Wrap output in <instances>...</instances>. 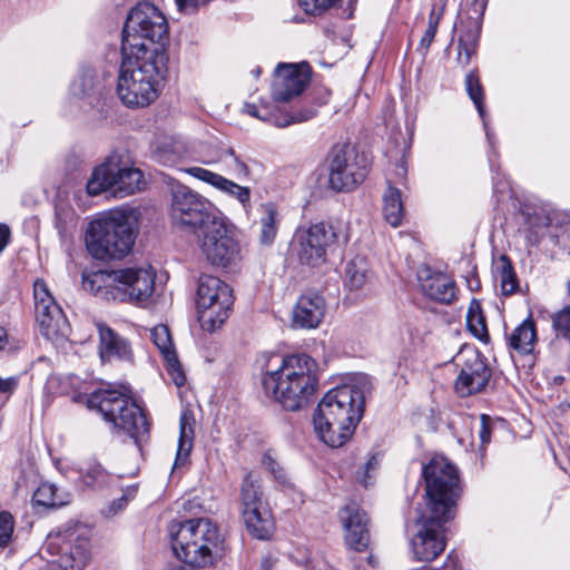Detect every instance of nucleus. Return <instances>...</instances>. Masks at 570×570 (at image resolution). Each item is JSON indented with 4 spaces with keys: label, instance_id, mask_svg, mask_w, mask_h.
Listing matches in <instances>:
<instances>
[{
    "label": "nucleus",
    "instance_id": "59",
    "mask_svg": "<svg viewBox=\"0 0 570 570\" xmlns=\"http://www.w3.org/2000/svg\"><path fill=\"white\" fill-rule=\"evenodd\" d=\"M568 289H569V292H570V281L568 282Z\"/></svg>",
    "mask_w": 570,
    "mask_h": 570
},
{
    "label": "nucleus",
    "instance_id": "13",
    "mask_svg": "<svg viewBox=\"0 0 570 570\" xmlns=\"http://www.w3.org/2000/svg\"><path fill=\"white\" fill-rule=\"evenodd\" d=\"M210 202L185 185L171 188L170 216L176 226L193 234L217 215Z\"/></svg>",
    "mask_w": 570,
    "mask_h": 570
},
{
    "label": "nucleus",
    "instance_id": "6",
    "mask_svg": "<svg viewBox=\"0 0 570 570\" xmlns=\"http://www.w3.org/2000/svg\"><path fill=\"white\" fill-rule=\"evenodd\" d=\"M127 392L126 387L99 389L88 396L87 406L99 412L115 431L129 435L138 444L148 434L149 425L145 413Z\"/></svg>",
    "mask_w": 570,
    "mask_h": 570
},
{
    "label": "nucleus",
    "instance_id": "46",
    "mask_svg": "<svg viewBox=\"0 0 570 570\" xmlns=\"http://www.w3.org/2000/svg\"><path fill=\"white\" fill-rule=\"evenodd\" d=\"M13 532V518L8 512L0 513V547H6Z\"/></svg>",
    "mask_w": 570,
    "mask_h": 570
},
{
    "label": "nucleus",
    "instance_id": "58",
    "mask_svg": "<svg viewBox=\"0 0 570 570\" xmlns=\"http://www.w3.org/2000/svg\"><path fill=\"white\" fill-rule=\"evenodd\" d=\"M452 569H453V570H459V569H458V566H456V563H455V562H453V564H452Z\"/></svg>",
    "mask_w": 570,
    "mask_h": 570
},
{
    "label": "nucleus",
    "instance_id": "44",
    "mask_svg": "<svg viewBox=\"0 0 570 570\" xmlns=\"http://www.w3.org/2000/svg\"><path fill=\"white\" fill-rule=\"evenodd\" d=\"M552 326L563 337H570V306H566L552 316Z\"/></svg>",
    "mask_w": 570,
    "mask_h": 570
},
{
    "label": "nucleus",
    "instance_id": "42",
    "mask_svg": "<svg viewBox=\"0 0 570 570\" xmlns=\"http://www.w3.org/2000/svg\"><path fill=\"white\" fill-rule=\"evenodd\" d=\"M95 85V72L90 68H85L80 71L77 78L72 81L70 90L73 96H85L92 90Z\"/></svg>",
    "mask_w": 570,
    "mask_h": 570
},
{
    "label": "nucleus",
    "instance_id": "32",
    "mask_svg": "<svg viewBox=\"0 0 570 570\" xmlns=\"http://www.w3.org/2000/svg\"><path fill=\"white\" fill-rule=\"evenodd\" d=\"M371 277L368 262L365 257L356 256L345 266L344 282L350 289H361Z\"/></svg>",
    "mask_w": 570,
    "mask_h": 570
},
{
    "label": "nucleus",
    "instance_id": "12",
    "mask_svg": "<svg viewBox=\"0 0 570 570\" xmlns=\"http://www.w3.org/2000/svg\"><path fill=\"white\" fill-rule=\"evenodd\" d=\"M340 225L320 222L307 228H298L293 240V252L301 264L321 266L326 261L328 248L338 242Z\"/></svg>",
    "mask_w": 570,
    "mask_h": 570
},
{
    "label": "nucleus",
    "instance_id": "28",
    "mask_svg": "<svg viewBox=\"0 0 570 570\" xmlns=\"http://www.w3.org/2000/svg\"><path fill=\"white\" fill-rule=\"evenodd\" d=\"M246 110L250 116L271 122L279 128L309 120L316 115V110L314 108H305L301 111L293 112L292 115H276L267 110L266 107L259 109L254 105H247Z\"/></svg>",
    "mask_w": 570,
    "mask_h": 570
},
{
    "label": "nucleus",
    "instance_id": "25",
    "mask_svg": "<svg viewBox=\"0 0 570 570\" xmlns=\"http://www.w3.org/2000/svg\"><path fill=\"white\" fill-rule=\"evenodd\" d=\"M258 217L254 220L258 242L263 246H271L278 234L282 216L276 204L263 203L257 208Z\"/></svg>",
    "mask_w": 570,
    "mask_h": 570
},
{
    "label": "nucleus",
    "instance_id": "31",
    "mask_svg": "<svg viewBox=\"0 0 570 570\" xmlns=\"http://www.w3.org/2000/svg\"><path fill=\"white\" fill-rule=\"evenodd\" d=\"M383 215L385 220L393 227L402 224L404 206L401 190L389 185L383 194Z\"/></svg>",
    "mask_w": 570,
    "mask_h": 570
},
{
    "label": "nucleus",
    "instance_id": "54",
    "mask_svg": "<svg viewBox=\"0 0 570 570\" xmlns=\"http://www.w3.org/2000/svg\"><path fill=\"white\" fill-rule=\"evenodd\" d=\"M7 344H8L7 331L0 326V351L3 350Z\"/></svg>",
    "mask_w": 570,
    "mask_h": 570
},
{
    "label": "nucleus",
    "instance_id": "36",
    "mask_svg": "<svg viewBox=\"0 0 570 570\" xmlns=\"http://www.w3.org/2000/svg\"><path fill=\"white\" fill-rule=\"evenodd\" d=\"M466 326L470 333L482 342L489 341V332L481 304L472 299L466 312Z\"/></svg>",
    "mask_w": 570,
    "mask_h": 570
},
{
    "label": "nucleus",
    "instance_id": "51",
    "mask_svg": "<svg viewBox=\"0 0 570 570\" xmlns=\"http://www.w3.org/2000/svg\"><path fill=\"white\" fill-rule=\"evenodd\" d=\"M444 12V4H434L431 9L429 22L431 23L433 20L435 21V29H438L439 21Z\"/></svg>",
    "mask_w": 570,
    "mask_h": 570
},
{
    "label": "nucleus",
    "instance_id": "37",
    "mask_svg": "<svg viewBox=\"0 0 570 570\" xmlns=\"http://www.w3.org/2000/svg\"><path fill=\"white\" fill-rule=\"evenodd\" d=\"M223 169L236 179H247L250 177V169L233 149H227L218 158Z\"/></svg>",
    "mask_w": 570,
    "mask_h": 570
},
{
    "label": "nucleus",
    "instance_id": "57",
    "mask_svg": "<svg viewBox=\"0 0 570 570\" xmlns=\"http://www.w3.org/2000/svg\"><path fill=\"white\" fill-rule=\"evenodd\" d=\"M405 174V168L403 166L400 167V175H404Z\"/></svg>",
    "mask_w": 570,
    "mask_h": 570
},
{
    "label": "nucleus",
    "instance_id": "19",
    "mask_svg": "<svg viewBox=\"0 0 570 570\" xmlns=\"http://www.w3.org/2000/svg\"><path fill=\"white\" fill-rule=\"evenodd\" d=\"M307 69L292 63H281L275 70L272 95L277 102H288L298 97L308 83Z\"/></svg>",
    "mask_w": 570,
    "mask_h": 570
},
{
    "label": "nucleus",
    "instance_id": "34",
    "mask_svg": "<svg viewBox=\"0 0 570 570\" xmlns=\"http://www.w3.org/2000/svg\"><path fill=\"white\" fill-rule=\"evenodd\" d=\"M243 511L254 509L255 507L267 505L263 500V491L259 479L248 473L242 484L240 489Z\"/></svg>",
    "mask_w": 570,
    "mask_h": 570
},
{
    "label": "nucleus",
    "instance_id": "45",
    "mask_svg": "<svg viewBox=\"0 0 570 570\" xmlns=\"http://www.w3.org/2000/svg\"><path fill=\"white\" fill-rule=\"evenodd\" d=\"M136 493V485H130L127 489H125L122 495L110 503L108 509V515H115L118 512L122 511L127 503L135 498Z\"/></svg>",
    "mask_w": 570,
    "mask_h": 570
},
{
    "label": "nucleus",
    "instance_id": "11",
    "mask_svg": "<svg viewBox=\"0 0 570 570\" xmlns=\"http://www.w3.org/2000/svg\"><path fill=\"white\" fill-rule=\"evenodd\" d=\"M195 245L208 263L226 267L239 257V246L230 235L225 218L217 214L191 234Z\"/></svg>",
    "mask_w": 570,
    "mask_h": 570
},
{
    "label": "nucleus",
    "instance_id": "24",
    "mask_svg": "<svg viewBox=\"0 0 570 570\" xmlns=\"http://www.w3.org/2000/svg\"><path fill=\"white\" fill-rule=\"evenodd\" d=\"M150 340L163 355L175 384L181 386L185 383V375L178 361L169 328L163 324L156 325L150 330Z\"/></svg>",
    "mask_w": 570,
    "mask_h": 570
},
{
    "label": "nucleus",
    "instance_id": "33",
    "mask_svg": "<svg viewBox=\"0 0 570 570\" xmlns=\"http://www.w3.org/2000/svg\"><path fill=\"white\" fill-rule=\"evenodd\" d=\"M70 494L59 492L52 483H41L33 493L32 502L46 508H60L69 503Z\"/></svg>",
    "mask_w": 570,
    "mask_h": 570
},
{
    "label": "nucleus",
    "instance_id": "20",
    "mask_svg": "<svg viewBox=\"0 0 570 570\" xmlns=\"http://www.w3.org/2000/svg\"><path fill=\"white\" fill-rule=\"evenodd\" d=\"M185 171L188 175L209 184L210 186L215 187L217 190L236 199L242 205V207L246 212H248V209L250 207V197H252V190L249 187L242 186L234 180H230L217 173L210 171L203 167L194 166V167L186 168Z\"/></svg>",
    "mask_w": 570,
    "mask_h": 570
},
{
    "label": "nucleus",
    "instance_id": "9",
    "mask_svg": "<svg viewBox=\"0 0 570 570\" xmlns=\"http://www.w3.org/2000/svg\"><path fill=\"white\" fill-rule=\"evenodd\" d=\"M145 184L140 169L127 164L120 154L112 153L94 169L87 191L96 196L109 190L115 197L122 198L142 190Z\"/></svg>",
    "mask_w": 570,
    "mask_h": 570
},
{
    "label": "nucleus",
    "instance_id": "26",
    "mask_svg": "<svg viewBox=\"0 0 570 570\" xmlns=\"http://www.w3.org/2000/svg\"><path fill=\"white\" fill-rule=\"evenodd\" d=\"M421 288L426 296L443 304H451L456 298L454 282L442 273L428 276Z\"/></svg>",
    "mask_w": 570,
    "mask_h": 570
},
{
    "label": "nucleus",
    "instance_id": "56",
    "mask_svg": "<svg viewBox=\"0 0 570 570\" xmlns=\"http://www.w3.org/2000/svg\"><path fill=\"white\" fill-rule=\"evenodd\" d=\"M252 72H253V75H254V77H255V78H258V77H259V75H261V72H262V70H261V68H259V67H256Z\"/></svg>",
    "mask_w": 570,
    "mask_h": 570
},
{
    "label": "nucleus",
    "instance_id": "15",
    "mask_svg": "<svg viewBox=\"0 0 570 570\" xmlns=\"http://www.w3.org/2000/svg\"><path fill=\"white\" fill-rule=\"evenodd\" d=\"M453 362L459 367L454 389L460 396L478 393L488 384L491 371L475 347L463 346Z\"/></svg>",
    "mask_w": 570,
    "mask_h": 570
},
{
    "label": "nucleus",
    "instance_id": "5",
    "mask_svg": "<svg viewBox=\"0 0 570 570\" xmlns=\"http://www.w3.org/2000/svg\"><path fill=\"white\" fill-rule=\"evenodd\" d=\"M155 274L150 268L97 271L85 274L82 287L94 295L112 301H145L154 293Z\"/></svg>",
    "mask_w": 570,
    "mask_h": 570
},
{
    "label": "nucleus",
    "instance_id": "50",
    "mask_svg": "<svg viewBox=\"0 0 570 570\" xmlns=\"http://www.w3.org/2000/svg\"><path fill=\"white\" fill-rule=\"evenodd\" d=\"M436 30L438 29H435L434 20L431 23H428V28L420 40V50L422 51L423 55L428 52L431 43L433 42Z\"/></svg>",
    "mask_w": 570,
    "mask_h": 570
},
{
    "label": "nucleus",
    "instance_id": "16",
    "mask_svg": "<svg viewBox=\"0 0 570 570\" xmlns=\"http://www.w3.org/2000/svg\"><path fill=\"white\" fill-rule=\"evenodd\" d=\"M452 518L434 515L428 512L420 515L416 521L417 531L411 539V549L416 560L432 561L441 554L445 548L444 523Z\"/></svg>",
    "mask_w": 570,
    "mask_h": 570
},
{
    "label": "nucleus",
    "instance_id": "7",
    "mask_svg": "<svg viewBox=\"0 0 570 570\" xmlns=\"http://www.w3.org/2000/svg\"><path fill=\"white\" fill-rule=\"evenodd\" d=\"M426 511L434 515L454 518V508L461 494L459 471L443 456L433 458L423 468Z\"/></svg>",
    "mask_w": 570,
    "mask_h": 570
},
{
    "label": "nucleus",
    "instance_id": "22",
    "mask_svg": "<svg viewBox=\"0 0 570 570\" xmlns=\"http://www.w3.org/2000/svg\"><path fill=\"white\" fill-rule=\"evenodd\" d=\"M326 311V303L322 295L315 292L303 294L293 311V325L301 328H316Z\"/></svg>",
    "mask_w": 570,
    "mask_h": 570
},
{
    "label": "nucleus",
    "instance_id": "17",
    "mask_svg": "<svg viewBox=\"0 0 570 570\" xmlns=\"http://www.w3.org/2000/svg\"><path fill=\"white\" fill-rule=\"evenodd\" d=\"M36 320L42 336L49 341L57 340L65 335L67 327L66 316L60 306L55 301L42 279H37L33 284Z\"/></svg>",
    "mask_w": 570,
    "mask_h": 570
},
{
    "label": "nucleus",
    "instance_id": "52",
    "mask_svg": "<svg viewBox=\"0 0 570 570\" xmlns=\"http://www.w3.org/2000/svg\"><path fill=\"white\" fill-rule=\"evenodd\" d=\"M10 238V228L6 224H0V253L6 248Z\"/></svg>",
    "mask_w": 570,
    "mask_h": 570
},
{
    "label": "nucleus",
    "instance_id": "14",
    "mask_svg": "<svg viewBox=\"0 0 570 570\" xmlns=\"http://www.w3.org/2000/svg\"><path fill=\"white\" fill-rule=\"evenodd\" d=\"M367 176V168L358 159L355 149L335 146L328 156V186L335 191H350Z\"/></svg>",
    "mask_w": 570,
    "mask_h": 570
},
{
    "label": "nucleus",
    "instance_id": "1",
    "mask_svg": "<svg viewBox=\"0 0 570 570\" xmlns=\"http://www.w3.org/2000/svg\"><path fill=\"white\" fill-rule=\"evenodd\" d=\"M167 20L154 2H137L127 18L117 94L128 107H146L158 97L166 68Z\"/></svg>",
    "mask_w": 570,
    "mask_h": 570
},
{
    "label": "nucleus",
    "instance_id": "41",
    "mask_svg": "<svg viewBox=\"0 0 570 570\" xmlns=\"http://www.w3.org/2000/svg\"><path fill=\"white\" fill-rule=\"evenodd\" d=\"M264 468L275 478L284 490H294V484L287 476L284 468L277 462L271 452H266L262 458Z\"/></svg>",
    "mask_w": 570,
    "mask_h": 570
},
{
    "label": "nucleus",
    "instance_id": "8",
    "mask_svg": "<svg viewBox=\"0 0 570 570\" xmlns=\"http://www.w3.org/2000/svg\"><path fill=\"white\" fill-rule=\"evenodd\" d=\"M42 549L59 559L40 570H83L90 560V530L80 523H67L47 535Z\"/></svg>",
    "mask_w": 570,
    "mask_h": 570
},
{
    "label": "nucleus",
    "instance_id": "3",
    "mask_svg": "<svg viewBox=\"0 0 570 570\" xmlns=\"http://www.w3.org/2000/svg\"><path fill=\"white\" fill-rule=\"evenodd\" d=\"M364 394L354 385L330 390L320 401L313 416L314 430L332 448L342 446L361 421Z\"/></svg>",
    "mask_w": 570,
    "mask_h": 570
},
{
    "label": "nucleus",
    "instance_id": "23",
    "mask_svg": "<svg viewBox=\"0 0 570 570\" xmlns=\"http://www.w3.org/2000/svg\"><path fill=\"white\" fill-rule=\"evenodd\" d=\"M97 330L99 334V355L102 362L132 360V351L127 340L106 324L98 323Z\"/></svg>",
    "mask_w": 570,
    "mask_h": 570
},
{
    "label": "nucleus",
    "instance_id": "49",
    "mask_svg": "<svg viewBox=\"0 0 570 570\" xmlns=\"http://www.w3.org/2000/svg\"><path fill=\"white\" fill-rule=\"evenodd\" d=\"M479 438L481 445L485 446L491 441V420L488 415L482 414L479 423Z\"/></svg>",
    "mask_w": 570,
    "mask_h": 570
},
{
    "label": "nucleus",
    "instance_id": "4",
    "mask_svg": "<svg viewBox=\"0 0 570 570\" xmlns=\"http://www.w3.org/2000/svg\"><path fill=\"white\" fill-rule=\"evenodd\" d=\"M134 215V209H115L92 220L85 238L89 254L101 261L125 257L135 243Z\"/></svg>",
    "mask_w": 570,
    "mask_h": 570
},
{
    "label": "nucleus",
    "instance_id": "47",
    "mask_svg": "<svg viewBox=\"0 0 570 570\" xmlns=\"http://www.w3.org/2000/svg\"><path fill=\"white\" fill-rule=\"evenodd\" d=\"M379 463V458L376 455H372L365 463L364 469L357 472V481L364 487H368L371 484L372 473L377 470Z\"/></svg>",
    "mask_w": 570,
    "mask_h": 570
},
{
    "label": "nucleus",
    "instance_id": "35",
    "mask_svg": "<svg viewBox=\"0 0 570 570\" xmlns=\"http://www.w3.org/2000/svg\"><path fill=\"white\" fill-rule=\"evenodd\" d=\"M335 3L336 2H292L296 13L286 19L295 23L306 22L311 18L325 14Z\"/></svg>",
    "mask_w": 570,
    "mask_h": 570
},
{
    "label": "nucleus",
    "instance_id": "30",
    "mask_svg": "<svg viewBox=\"0 0 570 570\" xmlns=\"http://www.w3.org/2000/svg\"><path fill=\"white\" fill-rule=\"evenodd\" d=\"M509 346L520 354H530L537 342V331L532 318L524 320L508 336Z\"/></svg>",
    "mask_w": 570,
    "mask_h": 570
},
{
    "label": "nucleus",
    "instance_id": "21",
    "mask_svg": "<svg viewBox=\"0 0 570 570\" xmlns=\"http://www.w3.org/2000/svg\"><path fill=\"white\" fill-rule=\"evenodd\" d=\"M340 518L346 531V543L356 551L365 550L370 543L368 520L365 512L356 504H351L342 509Z\"/></svg>",
    "mask_w": 570,
    "mask_h": 570
},
{
    "label": "nucleus",
    "instance_id": "2",
    "mask_svg": "<svg viewBox=\"0 0 570 570\" xmlns=\"http://www.w3.org/2000/svg\"><path fill=\"white\" fill-rule=\"evenodd\" d=\"M279 360L276 370H267L262 379L265 393L272 396L287 411H297L308 403L317 386L316 362L307 354H293Z\"/></svg>",
    "mask_w": 570,
    "mask_h": 570
},
{
    "label": "nucleus",
    "instance_id": "39",
    "mask_svg": "<svg viewBox=\"0 0 570 570\" xmlns=\"http://www.w3.org/2000/svg\"><path fill=\"white\" fill-rule=\"evenodd\" d=\"M109 478V473L99 463L90 464L81 473L82 484L94 490L102 489L107 485Z\"/></svg>",
    "mask_w": 570,
    "mask_h": 570
},
{
    "label": "nucleus",
    "instance_id": "10",
    "mask_svg": "<svg viewBox=\"0 0 570 570\" xmlns=\"http://www.w3.org/2000/svg\"><path fill=\"white\" fill-rule=\"evenodd\" d=\"M234 298L228 284L216 276L202 275L196 292L198 321L203 330L214 332L229 317Z\"/></svg>",
    "mask_w": 570,
    "mask_h": 570
},
{
    "label": "nucleus",
    "instance_id": "48",
    "mask_svg": "<svg viewBox=\"0 0 570 570\" xmlns=\"http://www.w3.org/2000/svg\"><path fill=\"white\" fill-rule=\"evenodd\" d=\"M18 386V379L16 376L1 377L0 376V403H3L14 392Z\"/></svg>",
    "mask_w": 570,
    "mask_h": 570
},
{
    "label": "nucleus",
    "instance_id": "55",
    "mask_svg": "<svg viewBox=\"0 0 570 570\" xmlns=\"http://www.w3.org/2000/svg\"><path fill=\"white\" fill-rule=\"evenodd\" d=\"M273 562L271 559H265L262 563V570H271Z\"/></svg>",
    "mask_w": 570,
    "mask_h": 570
},
{
    "label": "nucleus",
    "instance_id": "43",
    "mask_svg": "<svg viewBox=\"0 0 570 570\" xmlns=\"http://www.w3.org/2000/svg\"><path fill=\"white\" fill-rule=\"evenodd\" d=\"M76 225V217L71 209L56 208V227L63 236L68 234Z\"/></svg>",
    "mask_w": 570,
    "mask_h": 570
},
{
    "label": "nucleus",
    "instance_id": "38",
    "mask_svg": "<svg viewBox=\"0 0 570 570\" xmlns=\"http://www.w3.org/2000/svg\"><path fill=\"white\" fill-rule=\"evenodd\" d=\"M465 89L473 101L480 117L484 119L485 110H484V92L483 88L480 83V79L474 71H470L465 77ZM484 127H487L485 120H483Z\"/></svg>",
    "mask_w": 570,
    "mask_h": 570
},
{
    "label": "nucleus",
    "instance_id": "53",
    "mask_svg": "<svg viewBox=\"0 0 570 570\" xmlns=\"http://www.w3.org/2000/svg\"><path fill=\"white\" fill-rule=\"evenodd\" d=\"M198 2H176L177 8L180 12L188 11L189 9L196 10Z\"/></svg>",
    "mask_w": 570,
    "mask_h": 570
},
{
    "label": "nucleus",
    "instance_id": "27",
    "mask_svg": "<svg viewBox=\"0 0 570 570\" xmlns=\"http://www.w3.org/2000/svg\"><path fill=\"white\" fill-rule=\"evenodd\" d=\"M194 425V413L190 410L183 411L179 419V439L174 469L185 465L188 461L195 435Z\"/></svg>",
    "mask_w": 570,
    "mask_h": 570
},
{
    "label": "nucleus",
    "instance_id": "40",
    "mask_svg": "<svg viewBox=\"0 0 570 570\" xmlns=\"http://www.w3.org/2000/svg\"><path fill=\"white\" fill-rule=\"evenodd\" d=\"M500 264L499 277L501 283V291L503 295L508 296L515 293L518 288L517 275L510 259L505 255L500 257Z\"/></svg>",
    "mask_w": 570,
    "mask_h": 570
},
{
    "label": "nucleus",
    "instance_id": "29",
    "mask_svg": "<svg viewBox=\"0 0 570 570\" xmlns=\"http://www.w3.org/2000/svg\"><path fill=\"white\" fill-rule=\"evenodd\" d=\"M244 522L249 533L257 539H266L273 531V519L267 505L243 511Z\"/></svg>",
    "mask_w": 570,
    "mask_h": 570
},
{
    "label": "nucleus",
    "instance_id": "18",
    "mask_svg": "<svg viewBox=\"0 0 570 570\" xmlns=\"http://www.w3.org/2000/svg\"><path fill=\"white\" fill-rule=\"evenodd\" d=\"M485 4L487 2H461L458 17L464 30L458 40L456 61L462 67L468 66L475 53Z\"/></svg>",
    "mask_w": 570,
    "mask_h": 570
}]
</instances>
